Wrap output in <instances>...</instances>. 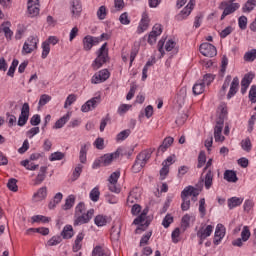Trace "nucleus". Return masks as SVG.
I'll return each instance as SVG.
<instances>
[{
    "label": "nucleus",
    "mask_w": 256,
    "mask_h": 256,
    "mask_svg": "<svg viewBox=\"0 0 256 256\" xmlns=\"http://www.w3.org/2000/svg\"><path fill=\"white\" fill-rule=\"evenodd\" d=\"M256 59V49H252L249 52H246L244 55L245 61H255Z\"/></svg>",
    "instance_id": "obj_56"
},
{
    "label": "nucleus",
    "mask_w": 256,
    "mask_h": 256,
    "mask_svg": "<svg viewBox=\"0 0 256 256\" xmlns=\"http://www.w3.org/2000/svg\"><path fill=\"white\" fill-rule=\"evenodd\" d=\"M92 256H110V254L109 250L101 246H96L92 251Z\"/></svg>",
    "instance_id": "obj_34"
},
{
    "label": "nucleus",
    "mask_w": 256,
    "mask_h": 256,
    "mask_svg": "<svg viewBox=\"0 0 256 256\" xmlns=\"http://www.w3.org/2000/svg\"><path fill=\"white\" fill-rule=\"evenodd\" d=\"M77 101V95L75 94H70L66 98L65 104H64V109H67L69 106L75 103Z\"/></svg>",
    "instance_id": "obj_51"
},
{
    "label": "nucleus",
    "mask_w": 256,
    "mask_h": 256,
    "mask_svg": "<svg viewBox=\"0 0 256 256\" xmlns=\"http://www.w3.org/2000/svg\"><path fill=\"white\" fill-rule=\"evenodd\" d=\"M62 159H65V153L62 152H54L49 157V161H61Z\"/></svg>",
    "instance_id": "obj_49"
},
{
    "label": "nucleus",
    "mask_w": 256,
    "mask_h": 256,
    "mask_svg": "<svg viewBox=\"0 0 256 256\" xmlns=\"http://www.w3.org/2000/svg\"><path fill=\"white\" fill-rule=\"evenodd\" d=\"M49 101H51V96L47 95V94H43L40 96V100H39V107H45L46 103H49Z\"/></svg>",
    "instance_id": "obj_57"
},
{
    "label": "nucleus",
    "mask_w": 256,
    "mask_h": 256,
    "mask_svg": "<svg viewBox=\"0 0 256 256\" xmlns=\"http://www.w3.org/2000/svg\"><path fill=\"white\" fill-rule=\"evenodd\" d=\"M154 151L155 148H149L140 152L136 157L133 169L141 171V169H143V167H145V165H147V162L151 159V155H153Z\"/></svg>",
    "instance_id": "obj_2"
},
{
    "label": "nucleus",
    "mask_w": 256,
    "mask_h": 256,
    "mask_svg": "<svg viewBox=\"0 0 256 256\" xmlns=\"http://www.w3.org/2000/svg\"><path fill=\"white\" fill-rule=\"evenodd\" d=\"M89 147H91V143H86L81 146L79 153V161L80 163H87V151H89Z\"/></svg>",
    "instance_id": "obj_23"
},
{
    "label": "nucleus",
    "mask_w": 256,
    "mask_h": 256,
    "mask_svg": "<svg viewBox=\"0 0 256 256\" xmlns=\"http://www.w3.org/2000/svg\"><path fill=\"white\" fill-rule=\"evenodd\" d=\"M47 177V166L40 167V171L35 179V185H41L45 178Z\"/></svg>",
    "instance_id": "obj_26"
},
{
    "label": "nucleus",
    "mask_w": 256,
    "mask_h": 256,
    "mask_svg": "<svg viewBox=\"0 0 256 256\" xmlns=\"http://www.w3.org/2000/svg\"><path fill=\"white\" fill-rule=\"evenodd\" d=\"M31 233H40V235H47L49 233V228H29L26 231V235H31Z\"/></svg>",
    "instance_id": "obj_40"
},
{
    "label": "nucleus",
    "mask_w": 256,
    "mask_h": 256,
    "mask_svg": "<svg viewBox=\"0 0 256 256\" xmlns=\"http://www.w3.org/2000/svg\"><path fill=\"white\" fill-rule=\"evenodd\" d=\"M171 223H173V216L167 214L162 221V225L163 227H165V229H167L171 225Z\"/></svg>",
    "instance_id": "obj_63"
},
{
    "label": "nucleus",
    "mask_w": 256,
    "mask_h": 256,
    "mask_svg": "<svg viewBox=\"0 0 256 256\" xmlns=\"http://www.w3.org/2000/svg\"><path fill=\"white\" fill-rule=\"evenodd\" d=\"M224 179L229 183H237V174L233 170H226L224 173Z\"/></svg>",
    "instance_id": "obj_29"
},
{
    "label": "nucleus",
    "mask_w": 256,
    "mask_h": 256,
    "mask_svg": "<svg viewBox=\"0 0 256 256\" xmlns=\"http://www.w3.org/2000/svg\"><path fill=\"white\" fill-rule=\"evenodd\" d=\"M256 114H253L248 120V133H253V129L255 127Z\"/></svg>",
    "instance_id": "obj_61"
},
{
    "label": "nucleus",
    "mask_w": 256,
    "mask_h": 256,
    "mask_svg": "<svg viewBox=\"0 0 256 256\" xmlns=\"http://www.w3.org/2000/svg\"><path fill=\"white\" fill-rule=\"evenodd\" d=\"M225 237V226L223 224H218L216 226L215 234H214V245H219L221 240Z\"/></svg>",
    "instance_id": "obj_17"
},
{
    "label": "nucleus",
    "mask_w": 256,
    "mask_h": 256,
    "mask_svg": "<svg viewBox=\"0 0 256 256\" xmlns=\"http://www.w3.org/2000/svg\"><path fill=\"white\" fill-rule=\"evenodd\" d=\"M241 148L243 151H246V153H251V150L253 149V144L251 143V138L247 137L243 139L240 143Z\"/></svg>",
    "instance_id": "obj_30"
},
{
    "label": "nucleus",
    "mask_w": 256,
    "mask_h": 256,
    "mask_svg": "<svg viewBox=\"0 0 256 256\" xmlns=\"http://www.w3.org/2000/svg\"><path fill=\"white\" fill-rule=\"evenodd\" d=\"M192 91L194 95H201L205 92L204 83H202L201 81L196 82L192 88Z\"/></svg>",
    "instance_id": "obj_35"
},
{
    "label": "nucleus",
    "mask_w": 256,
    "mask_h": 256,
    "mask_svg": "<svg viewBox=\"0 0 256 256\" xmlns=\"http://www.w3.org/2000/svg\"><path fill=\"white\" fill-rule=\"evenodd\" d=\"M18 65H19V60L14 59V60L12 61V64H11V66H10L8 72H7V75H8L9 77H13V76L15 75V70L17 69V66H18Z\"/></svg>",
    "instance_id": "obj_52"
},
{
    "label": "nucleus",
    "mask_w": 256,
    "mask_h": 256,
    "mask_svg": "<svg viewBox=\"0 0 256 256\" xmlns=\"http://www.w3.org/2000/svg\"><path fill=\"white\" fill-rule=\"evenodd\" d=\"M82 44L84 51H91L95 45H99V39L92 35H86L82 40Z\"/></svg>",
    "instance_id": "obj_10"
},
{
    "label": "nucleus",
    "mask_w": 256,
    "mask_h": 256,
    "mask_svg": "<svg viewBox=\"0 0 256 256\" xmlns=\"http://www.w3.org/2000/svg\"><path fill=\"white\" fill-rule=\"evenodd\" d=\"M243 203L242 198L232 197L228 199V207L229 209H235V207H239Z\"/></svg>",
    "instance_id": "obj_37"
},
{
    "label": "nucleus",
    "mask_w": 256,
    "mask_h": 256,
    "mask_svg": "<svg viewBox=\"0 0 256 256\" xmlns=\"http://www.w3.org/2000/svg\"><path fill=\"white\" fill-rule=\"evenodd\" d=\"M63 200V194L61 192H58L54 198L53 201H50L48 204L49 209H55L59 203Z\"/></svg>",
    "instance_id": "obj_31"
},
{
    "label": "nucleus",
    "mask_w": 256,
    "mask_h": 256,
    "mask_svg": "<svg viewBox=\"0 0 256 256\" xmlns=\"http://www.w3.org/2000/svg\"><path fill=\"white\" fill-rule=\"evenodd\" d=\"M100 195H101V192L99 191V189L97 187H95L90 192L91 201H93L94 203H97V201H99Z\"/></svg>",
    "instance_id": "obj_47"
},
{
    "label": "nucleus",
    "mask_w": 256,
    "mask_h": 256,
    "mask_svg": "<svg viewBox=\"0 0 256 256\" xmlns=\"http://www.w3.org/2000/svg\"><path fill=\"white\" fill-rule=\"evenodd\" d=\"M2 31L4 33V37L7 39V41H11L13 39V32L11 30V22L6 21L1 24Z\"/></svg>",
    "instance_id": "obj_21"
},
{
    "label": "nucleus",
    "mask_w": 256,
    "mask_h": 256,
    "mask_svg": "<svg viewBox=\"0 0 256 256\" xmlns=\"http://www.w3.org/2000/svg\"><path fill=\"white\" fill-rule=\"evenodd\" d=\"M108 221H109V218L103 215H97L94 219V223L95 225H97V227H105Z\"/></svg>",
    "instance_id": "obj_33"
},
{
    "label": "nucleus",
    "mask_w": 256,
    "mask_h": 256,
    "mask_svg": "<svg viewBox=\"0 0 256 256\" xmlns=\"http://www.w3.org/2000/svg\"><path fill=\"white\" fill-rule=\"evenodd\" d=\"M7 187L10 191H13L14 193H16V191H18L19 189L17 186V179L11 178L7 183Z\"/></svg>",
    "instance_id": "obj_53"
},
{
    "label": "nucleus",
    "mask_w": 256,
    "mask_h": 256,
    "mask_svg": "<svg viewBox=\"0 0 256 256\" xmlns=\"http://www.w3.org/2000/svg\"><path fill=\"white\" fill-rule=\"evenodd\" d=\"M173 137H166L162 144L158 147V153H165L170 145H173Z\"/></svg>",
    "instance_id": "obj_25"
},
{
    "label": "nucleus",
    "mask_w": 256,
    "mask_h": 256,
    "mask_svg": "<svg viewBox=\"0 0 256 256\" xmlns=\"http://www.w3.org/2000/svg\"><path fill=\"white\" fill-rule=\"evenodd\" d=\"M94 214L95 210L90 209L87 211V213L74 215V226L77 227L79 225H85L86 223H89L91 219H93Z\"/></svg>",
    "instance_id": "obj_5"
},
{
    "label": "nucleus",
    "mask_w": 256,
    "mask_h": 256,
    "mask_svg": "<svg viewBox=\"0 0 256 256\" xmlns=\"http://www.w3.org/2000/svg\"><path fill=\"white\" fill-rule=\"evenodd\" d=\"M49 53H51V45H49V42H43L42 43V59H47L49 56Z\"/></svg>",
    "instance_id": "obj_42"
},
{
    "label": "nucleus",
    "mask_w": 256,
    "mask_h": 256,
    "mask_svg": "<svg viewBox=\"0 0 256 256\" xmlns=\"http://www.w3.org/2000/svg\"><path fill=\"white\" fill-rule=\"evenodd\" d=\"M199 213L202 218L207 215V210L205 209V198H202L199 201Z\"/></svg>",
    "instance_id": "obj_58"
},
{
    "label": "nucleus",
    "mask_w": 256,
    "mask_h": 256,
    "mask_svg": "<svg viewBox=\"0 0 256 256\" xmlns=\"http://www.w3.org/2000/svg\"><path fill=\"white\" fill-rule=\"evenodd\" d=\"M212 81H215V75L206 74L204 75L203 80H201L200 82L204 83V86H205V85H211Z\"/></svg>",
    "instance_id": "obj_59"
},
{
    "label": "nucleus",
    "mask_w": 256,
    "mask_h": 256,
    "mask_svg": "<svg viewBox=\"0 0 256 256\" xmlns=\"http://www.w3.org/2000/svg\"><path fill=\"white\" fill-rule=\"evenodd\" d=\"M47 199V187H42L38 189L36 193L33 195V201L39 202Z\"/></svg>",
    "instance_id": "obj_24"
},
{
    "label": "nucleus",
    "mask_w": 256,
    "mask_h": 256,
    "mask_svg": "<svg viewBox=\"0 0 256 256\" xmlns=\"http://www.w3.org/2000/svg\"><path fill=\"white\" fill-rule=\"evenodd\" d=\"M73 205H75V195H69L66 198L65 204L62 206V209L64 211H69V209L73 208Z\"/></svg>",
    "instance_id": "obj_32"
},
{
    "label": "nucleus",
    "mask_w": 256,
    "mask_h": 256,
    "mask_svg": "<svg viewBox=\"0 0 256 256\" xmlns=\"http://www.w3.org/2000/svg\"><path fill=\"white\" fill-rule=\"evenodd\" d=\"M234 2L235 0H224L220 3V5L218 6V9L223 11L220 18L221 21H223V19H225L227 15H232V13H235V11H237V9L241 7L239 3H234Z\"/></svg>",
    "instance_id": "obj_3"
},
{
    "label": "nucleus",
    "mask_w": 256,
    "mask_h": 256,
    "mask_svg": "<svg viewBox=\"0 0 256 256\" xmlns=\"http://www.w3.org/2000/svg\"><path fill=\"white\" fill-rule=\"evenodd\" d=\"M63 241V238L61 235L53 236L48 242L47 245L49 247H55V245H59Z\"/></svg>",
    "instance_id": "obj_46"
},
{
    "label": "nucleus",
    "mask_w": 256,
    "mask_h": 256,
    "mask_svg": "<svg viewBox=\"0 0 256 256\" xmlns=\"http://www.w3.org/2000/svg\"><path fill=\"white\" fill-rule=\"evenodd\" d=\"M39 7H41V5H28L27 9L30 17H37V15H39Z\"/></svg>",
    "instance_id": "obj_44"
},
{
    "label": "nucleus",
    "mask_w": 256,
    "mask_h": 256,
    "mask_svg": "<svg viewBox=\"0 0 256 256\" xmlns=\"http://www.w3.org/2000/svg\"><path fill=\"white\" fill-rule=\"evenodd\" d=\"M215 177V175L213 174V171L211 169L207 170L205 176L203 177V175L201 176L200 179V185L204 184L205 189H210L211 187H213V178Z\"/></svg>",
    "instance_id": "obj_13"
},
{
    "label": "nucleus",
    "mask_w": 256,
    "mask_h": 256,
    "mask_svg": "<svg viewBox=\"0 0 256 256\" xmlns=\"http://www.w3.org/2000/svg\"><path fill=\"white\" fill-rule=\"evenodd\" d=\"M51 221V218L43 215H35L32 217L33 223H49Z\"/></svg>",
    "instance_id": "obj_45"
},
{
    "label": "nucleus",
    "mask_w": 256,
    "mask_h": 256,
    "mask_svg": "<svg viewBox=\"0 0 256 256\" xmlns=\"http://www.w3.org/2000/svg\"><path fill=\"white\" fill-rule=\"evenodd\" d=\"M101 101V96L94 97L90 100H88L84 105L81 107V111L83 113H89L92 109H95L97 105H99V102Z\"/></svg>",
    "instance_id": "obj_14"
},
{
    "label": "nucleus",
    "mask_w": 256,
    "mask_h": 256,
    "mask_svg": "<svg viewBox=\"0 0 256 256\" xmlns=\"http://www.w3.org/2000/svg\"><path fill=\"white\" fill-rule=\"evenodd\" d=\"M191 11H193L191 8L189 7H185L177 16L176 19L177 21H183L184 19H187V17L189 15H191Z\"/></svg>",
    "instance_id": "obj_38"
},
{
    "label": "nucleus",
    "mask_w": 256,
    "mask_h": 256,
    "mask_svg": "<svg viewBox=\"0 0 256 256\" xmlns=\"http://www.w3.org/2000/svg\"><path fill=\"white\" fill-rule=\"evenodd\" d=\"M163 33V28L161 24H155L152 28V31L148 35V43L149 45H155L157 43V37Z\"/></svg>",
    "instance_id": "obj_9"
},
{
    "label": "nucleus",
    "mask_w": 256,
    "mask_h": 256,
    "mask_svg": "<svg viewBox=\"0 0 256 256\" xmlns=\"http://www.w3.org/2000/svg\"><path fill=\"white\" fill-rule=\"evenodd\" d=\"M231 79V75L226 76L222 88L220 90V95H222V97L225 96L227 89H229V85H231Z\"/></svg>",
    "instance_id": "obj_43"
},
{
    "label": "nucleus",
    "mask_w": 256,
    "mask_h": 256,
    "mask_svg": "<svg viewBox=\"0 0 256 256\" xmlns=\"http://www.w3.org/2000/svg\"><path fill=\"white\" fill-rule=\"evenodd\" d=\"M146 217H147V213L142 212L141 215H139L136 219H134L133 224L134 225H140L135 230L136 234L143 233V231H145V229H147V227H149V222L148 221H146L144 223Z\"/></svg>",
    "instance_id": "obj_7"
},
{
    "label": "nucleus",
    "mask_w": 256,
    "mask_h": 256,
    "mask_svg": "<svg viewBox=\"0 0 256 256\" xmlns=\"http://www.w3.org/2000/svg\"><path fill=\"white\" fill-rule=\"evenodd\" d=\"M213 233V225H207L206 227H201L197 231V237L199 239V245H203V241L207 239V237H211V234Z\"/></svg>",
    "instance_id": "obj_8"
},
{
    "label": "nucleus",
    "mask_w": 256,
    "mask_h": 256,
    "mask_svg": "<svg viewBox=\"0 0 256 256\" xmlns=\"http://www.w3.org/2000/svg\"><path fill=\"white\" fill-rule=\"evenodd\" d=\"M85 203L80 202L79 204H77V206L75 207V214L74 215H83V213H85Z\"/></svg>",
    "instance_id": "obj_62"
},
{
    "label": "nucleus",
    "mask_w": 256,
    "mask_h": 256,
    "mask_svg": "<svg viewBox=\"0 0 256 256\" xmlns=\"http://www.w3.org/2000/svg\"><path fill=\"white\" fill-rule=\"evenodd\" d=\"M129 135H131L130 129L123 130L117 135L116 141H125Z\"/></svg>",
    "instance_id": "obj_50"
},
{
    "label": "nucleus",
    "mask_w": 256,
    "mask_h": 256,
    "mask_svg": "<svg viewBox=\"0 0 256 256\" xmlns=\"http://www.w3.org/2000/svg\"><path fill=\"white\" fill-rule=\"evenodd\" d=\"M75 235V232L73 231V226L66 225L64 226L60 236H62L64 239H71Z\"/></svg>",
    "instance_id": "obj_27"
},
{
    "label": "nucleus",
    "mask_w": 256,
    "mask_h": 256,
    "mask_svg": "<svg viewBox=\"0 0 256 256\" xmlns=\"http://www.w3.org/2000/svg\"><path fill=\"white\" fill-rule=\"evenodd\" d=\"M251 237V231L249 230V227L244 226L243 230L241 232V239L245 243L249 241V238Z\"/></svg>",
    "instance_id": "obj_48"
},
{
    "label": "nucleus",
    "mask_w": 256,
    "mask_h": 256,
    "mask_svg": "<svg viewBox=\"0 0 256 256\" xmlns=\"http://www.w3.org/2000/svg\"><path fill=\"white\" fill-rule=\"evenodd\" d=\"M199 49L204 57H215L217 55V48L209 42L202 43Z\"/></svg>",
    "instance_id": "obj_6"
},
{
    "label": "nucleus",
    "mask_w": 256,
    "mask_h": 256,
    "mask_svg": "<svg viewBox=\"0 0 256 256\" xmlns=\"http://www.w3.org/2000/svg\"><path fill=\"white\" fill-rule=\"evenodd\" d=\"M197 195H199V193L195 191V188L193 186H188L182 191L181 198H189L191 196L197 197Z\"/></svg>",
    "instance_id": "obj_28"
},
{
    "label": "nucleus",
    "mask_w": 256,
    "mask_h": 256,
    "mask_svg": "<svg viewBox=\"0 0 256 256\" xmlns=\"http://www.w3.org/2000/svg\"><path fill=\"white\" fill-rule=\"evenodd\" d=\"M185 99H187V87H182L177 94V101L178 103H184Z\"/></svg>",
    "instance_id": "obj_41"
},
{
    "label": "nucleus",
    "mask_w": 256,
    "mask_h": 256,
    "mask_svg": "<svg viewBox=\"0 0 256 256\" xmlns=\"http://www.w3.org/2000/svg\"><path fill=\"white\" fill-rule=\"evenodd\" d=\"M256 7V0H248L245 4L244 11L251 12Z\"/></svg>",
    "instance_id": "obj_60"
},
{
    "label": "nucleus",
    "mask_w": 256,
    "mask_h": 256,
    "mask_svg": "<svg viewBox=\"0 0 256 256\" xmlns=\"http://www.w3.org/2000/svg\"><path fill=\"white\" fill-rule=\"evenodd\" d=\"M190 223H191V216H189V214H185L182 217V221H181V225H182V228L184 229V231L186 229H189Z\"/></svg>",
    "instance_id": "obj_54"
},
{
    "label": "nucleus",
    "mask_w": 256,
    "mask_h": 256,
    "mask_svg": "<svg viewBox=\"0 0 256 256\" xmlns=\"http://www.w3.org/2000/svg\"><path fill=\"white\" fill-rule=\"evenodd\" d=\"M29 111V103H24L21 108V114L18 118L19 127H24V125L27 124V121H29Z\"/></svg>",
    "instance_id": "obj_11"
},
{
    "label": "nucleus",
    "mask_w": 256,
    "mask_h": 256,
    "mask_svg": "<svg viewBox=\"0 0 256 256\" xmlns=\"http://www.w3.org/2000/svg\"><path fill=\"white\" fill-rule=\"evenodd\" d=\"M121 155V148H118L114 153L105 154L104 156L100 157L102 160L103 167L109 166L110 163H113V159L119 158Z\"/></svg>",
    "instance_id": "obj_15"
},
{
    "label": "nucleus",
    "mask_w": 256,
    "mask_h": 256,
    "mask_svg": "<svg viewBox=\"0 0 256 256\" xmlns=\"http://www.w3.org/2000/svg\"><path fill=\"white\" fill-rule=\"evenodd\" d=\"M109 61V50L107 49V43H104L97 52V57L92 63L94 71L101 69L105 63Z\"/></svg>",
    "instance_id": "obj_1"
},
{
    "label": "nucleus",
    "mask_w": 256,
    "mask_h": 256,
    "mask_svg": "<svg viewBox=\"0 0 256 256\" xmlns=\"http://www.w3.org/2000/svg\"><path fill=\"white\" fill-rule=\"evenodd\" d=\"M83 239H85V233L80 232L74 241V244L72 246V250L74 253H77L78 251H81L83 249Z\"/></svg>",
    "instance_id": "obj_20"
},
{
    "label": "nucleus",
    "mask_w": 256,
    "mask_h": 256,
    "mask_svg": "<svg viewBox=\"0 0 256 256\" xmlns=\"http://www.w3.org/2000/svg\"><path fill=\"white\" fill-rule=\"evenodd\" d=\"M237 91H239V78L234 77L230 84V89L227 94V99H231L232 97H235V95H237Z\"/></svg>",
    "instance_id": "obj_19"
},
{
    "label": "nucleus",
    "mask_w": 256,
    "mask_h": 256,
    "mask_svg": "<svg viewBox=\"0 0 256 256\" xmlns=\"http://www.w3.org/2000/svg\"><path fill=\"white\" fill-rule=\"evenodd\" d=\"M109 70L104 69L99 71L98 74H95L92 79H91V83H93L94 85H97L98 83H103L104 81H107V79L109 78Z\"/></svg>",
    "instance_id": "obj_16"
},
{
    "label": "nucleus",
    "mask_w": 256,
    "mask_h": 256,
    "mask_svg": "<svg viewBox=\"0 0 256 256\" xmlns=\"http://www.w3.org/2000/svg\"><path fill=\"white\" fill-rule=\"evenodd\" d=\"M150 23H151V19H149V14L147 12H143L142 18L137 28L138 35H141V33H145V31L149 29Z\"/></svg>",
    "instance_id": "obj_12"
},
{
    "label": "nucleus",
    "mask_w": 256,
    "mask_h": 256,
    "mask_svg": "<svg viewBox=\"0 0 256 256\" xmlns=\"http://www.w3.org/2000/svg\"><path fill=\"white\" fill-rule=\"evenodd\" d=\"M249 100L251 103H256V86H251V89L249 91Z\"/></svg>",
    "instance_id": "obj_64"
},
{
    "label": "nucleus",
    "mask_w": 256,
    "mask_h": 256,
    "mask_svg": "<svg viewBox=\"0 0 256 256\" xmlns=\"http://www.w3.org/2000/svg\"><path fill=\"white\" fill-rule=\"evenodd\" d=\"M220 115L219 119L216 121V123H219L220 125H224L225 123V117H227V106H220Z\"/></svg>",
    "instance_id": "obj_39"
},
{
    "label": "nucleus",
    "mask_w": 256,
    "mask_h": 256,
    "mask_svg": "<svg viewBox=\"0 0 256 256\" xmlns=\"http://www.w3.org/2000/svg\"><path fill=\"white\" fill-rule=\"evenodd\" d=\"M39 44V38L37 36H30L25 41L22 48V55H30L33 51H37V45Z\"/></svg>",
    "instance_id": "obj_4"
},
{
    "label": "nucleus",
    "mask_w": 256,
    "mask_h": 256,
    "mask_svg": "<svg viewBox=\"0 0 256 256\" xmlns=\"http://www.w3.org/2000/svg\"><path fill=\"white\" fill-rule=\"evenodd\" d=\"M221 133H223V124L216 122V126L214 128V138L216 142L220 141L223 143V141H225V136L221 135Z\"/></svg>",
    "instance_id": "obj_22"
},
{
    "label": "nucleus",
    "mask_w": 256,
    "mask_h": 256,
    "mask_svg": "<svg viewBox=\"0 0 256 256\" xmlns=\"http://www.w3.org/2000/svg\"><path fill=\"white\" fill-rule=\"evenodd\" d=\"M97 17L100 19V21H103L107 17V7L100 6L97 11Z\"/></svg>",
    "instance_id": "obj_55"
},
{
    "label": "nucleus",
    "mask_w": 256,
    "mask_h": 256,
    "mask_svg": "<svg viewBox=\"0 0 256 256\" xmlns=\"http://www.w3.org/2000/svg\"><path fill=\"white\" fill-rule=\"evenodd\" d=\"M70 119V115L65 114L63 117H61L60 119H58L53 127V129H61L63 128V126L65 125V123H67V121H69Z\"/></svg>",
    "instance_id": "obj_36"
},
{
    "label": "nucleus",
    "mask_w": 256,
    "mask_h": 256,
    "mask_svg": "<svg viewBox=\"0 0 256 256\" xmlns=\"http://www.w3.org/2000/svg\"><path fill=\"white\" fill-rule=\"evenodd\" d=\"M82 11H83V6L81 5V0H73L71 2L72 17H81Z\"/></svg>",
    "instance_id": "obj_18"
}]
</instances>
